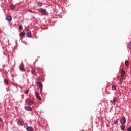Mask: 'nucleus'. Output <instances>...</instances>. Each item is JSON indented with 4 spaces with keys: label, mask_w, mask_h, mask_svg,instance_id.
<instances>
[{
    "label": "nucleus",
    "mask_w": 131,
    "mask_h": 131,
    "mask_svg": "<svg viewBox=\"0 0 131 131\" xmlns=\"http://www.w3.org/2000/svg\"><path fill=\"white\" fill-rule=\"evenodd\" d=\"M37 84H38V86L40 89V93L41 94V93H42V89L43 88L42 83L40 82H37Z\"/></svg>",
    "instance_id": "obj_1"
},
{
    "label": "nucleus",
    "mask_w": 131,
    "mask_h": 131,
    "mask_svg": "<svg viewBox=\"0 0 131 131\" xmlns=\"http://www.w3.org/2000/svg\"><path fill=\"white\" fill-rule=\"evenodd\" d=\"M40 12L43 15H47V10L43 8H41L40 10Z\"/></svg>",
    "instance_id": "obj_2"
},
{
    "label": "nucleus",
    "mask_w": 131,
    "mask_h": 131,
    "mask_svg": "<svg viewBox=\"0 0 131 131\" xmlns=\"http://www.w3.org/2000/svg\"><path fill=\"white\" fill-rule=\"evenodd\" d=\"M120 122L122 124H124L126 122V120H125V118L122 117L120 119Z\"/></svg>",
    "instance_id": "obj_3"
},
{
    "label": "nucleus",
    "mask_w": 131,
    "mask_h": 131,
    "mask_svg": "<svg viewBox=\"0 0 131 131\" xmlns=\"http://www.w3.org/2000/svg\"><path fill=\"white\" fill-rule=\"evenodd\" d=\"M24 122L23 120L20 119L18 121V125H19L20 126H22V125H23L24 124Z\"/></svg>",
    "instance_id": "obj_4"
},
{
    "label": "nucleus",
    "mask_w": 131,
    "mask_h": 131,
    "mask_svg": "<svg viewBox=\"0 0 131 131\" xmlns=\"http://www.w3.org/2000/svg\"><path fill=\"white\" fill-rule=\"evenodd\" d=\"M26 30L28 31L27 33V36H28V37H31V31H29L28 29H26Z\"/></svg>",
    "instance_id": "obj_5"
},
{
    "label": "nucleus",
    "mask_w": 131,
    "mask_h": 131,
    "mask_svg": "<svg viewBox=\"0 0 131 131\" xmlns=\"http://www.w3.org/2000/svg\"><path fill=\"white\" fill-rule=\"evenodd\" d=\"M35 95L37 99H38V100H41V97L39 96V93L35 92Z\"/></svg>",
    "instance_id": "obj_6"
},
{
    "label": "nucleus",
    "mask_w": 131,
    "mask_h": 131,
    "mask_svg": "<svg viewBox=\"0 0 131 131\" xmlns=\"http://www.w3.org/2000/svg\"><path fill=\"white\" fill-rule=\"evenodd\" d=\"M6 20H7V21H12V17L11 16H7V17H6Z\"/></svg>",
    "instance_id": "obj_7"
},
{
    "label": "nucleus",
    "mask_w": 131,
    "mask_h": 131,
    "mask_svg": "<svg viewBox=\"0 0 131 131\" xmlns=\"http://www.w3.org/2000/svg\"><path fill=\"white\" fill-rule=\"evenodd\" d=\"M25 109L27 110V111H31V110H32V108L30 106L25 107Z\"/></svg>",
    "instance_id": "obj_8"
},
{
    "label": "nucleus",
    "mask_w": 131,
    "mask_h": 131,
    "mask_svg": "<svg viewBox=\"0 0 131 131\" xmlns=\"http://www.w3.org/2000/svg\"><path fill=\"white\" fill-rule=\"evenodd\" d=\"M26 130L27 131H33V128H32V127L29 126L27 127Z\"/></svg>",
    "instance_id": "obj_9"
},
{
    "label": "nucleus",
    "mask_w": 131,
    "mask_h": 131,
    "mask_svg": "<svg viewBox=\"0 0 131 131\" xmlns=\"http://www.w3.org/2000/svg\"><path fill=\"white\" fill-rule=\"evenodd\" d=\"M28 105H30V106H31V105L33 104V101L31 100H29V101L28 102Z\"/></svg>",
    "instance_id": "obj_10"
},
{
    "label": "nucleus",
    "mask_w": 131,
    "mask_h": 131,
    "mask_svg": "<svg viewBox=\"0 0 131 131\" xmlns=\"http://www.w3.org/2000/svg\"><path fill=\"white\" fill-rule=\"evenodd\" d=\"M19 69L21 71H23L24 70V66H23V64H21L20 67H19Z\"/></svg>",
    "instance_id": "obj_11"
},
{
    "label": "nucleus",
    "mask_w": 131,
    "mask_h": 131,
    "mask_svg": "<svg viewBox=\"0 0 131 131\" xmlns=\"http://www.w3.org/2000/svg\"><path fill=\"white\" fill-rule=\"evenodd\" d=\"M112 91H116V85L113 84L112 86Z\"/></svg>",
    "instance_id": "obj_12"
},
{
    "label": "nucleus",
    "mask_w": 131,
    "mask_h": 131,
    "mask_svg": "<svg viewBox=\"0 0 131 131\" xmlns=\"http://www.w3.org/2000/svg\"><path fill=\"white\" fill-rule=\"evenodd\" d=\"M121 129L122 130H124L125 129V125H122V126H121Z\"/></svg>",
    "instance_id": "obj_13"
},
{
    "label": "nucleus",
    "mask_w": 131,
    "mask_h": 131,
    "mask_svg": "<svg viewBox=\"0 0 131 131\" xmlns=\"http://www.w3.org/2000/svg\"><path fill=\"white\" fill-rule=\"evenodd\" d=\"M37 5L38 7H41V6H42V3L41 2H38Z\"/></svg>",
    "instance_id": "obj_14"
},
{
    "label": "nucleus",
    "mask_w": 131,
    "mask_h": 131,
    "mask_svg": "<svg viewBox=\"0 0 131 131\" xmlns=\"http://www.w3.org/2000/svg\"><path fill=\"white\" fill-rule=\"evenodd\" d=\"M116 100H117L116 97H114L113 98V103H114V105H115V103H116Z\"/></svg>",
    "instance_id": "obj_15"
},
{
    "label": "nucleus",
    "mask_w": 131,
    "mask_h": 131,
    "mask_svg": "<svg viewBox=\"0 0 131 131\" xmlns=\"http://www.w3.org/2000/svg\"><path fill=\"white\" fill-rule=\"evenodd\" d=\"M121 74L124 75L125 74V71L124 70H122L120 72Z\"/></svg>",
    "instance_id": "obj_16"
},
{
    "label": "nucleus",
    "mask_w": 131,
    "mask_h": 131,
    "mask_svg": "<svg viewBox=\"0 0 131 131\" xmlns=\"http://www.w3.org/2000/svg\"><path fill=\"white\" fill-rule=\"evenodd\" d=\"M10 9H11V10H14V9H15V5H11L10 6Z\"/></svg>",
    "instance_id": "obj_17"
},
{
    "label": "nucleus",
    "mask_w": 131,
    "mask_h": 131,
    "mask_svg": "<svg viewBox=\"0 0 131 131\" xmlns=\"http://www.w3.org/2000/svg\"><path fill=\"white\" fill-rule=\"evenodd\" d=\"M25 35V33L24 32H21L20 34V36H21L22 37H23V36H24Z\"/></svg>",
    "instance_id": "obj_18"
},
{
    "label": "nucleus",
    "mask_w": 131,
    "mask_h": 131,
    "mask_svg": "<svg viewBox=\"0 0 131 131\" xmlns=\"http://www.w3.org/2000/svg\"><path fill=\"white\" fill-rule=\"evenodd\" d=\"M125 66H128L129 65L128 61L126 60L125 62Z\"/></svg>",
    "instance_id": "obj_19"
},
{
    "label": "nucleus",
    "mask_w": 131,
    "mask_h": 131,
    "mask_svg": "<svg viewBox=\"0 0 131 131\" xmlns=\"http://www.w3.org/2000/svg\"><path fill=\"white\" fill-rule=\"evenodd\" d=\"M128 48H129V49H131V42H129L128 43Z\"/></svg>",
    "instance_id": "obj_20"
},
{
    "label": "nucleus",
    "mask_w": 131,
    "mask_h": 131,
    "mask_svg": "<svg viewBox=\"0 0 131 131\" xmlns=\"http://www.w3.org/2000/svg\"><path fill=\"white\" fill-rule=\"evenodd\" d=\"M19 30H22V29H23V28L22 27V25H20L19 27Z\"/></svg>",
    "instance_id": "obj_21"
},
{
    "label": "nucleus",
    "mask_w": 131,
    "mask_h": 131,
    "mask_svg": "<svg viewBox=\"0 0 131 131\" xmlns=\"http://www.w3.org/2000/svg\"><path fill=\"white\" fill-rule=\"evenodd\" d=\"M32 74L35 75V71H34V70H32Z\"/></svg>",
    "instance_id": "obj_22"
},
{
    "label": "nucleus",
    "mask_w": 131,
    "mask_h": 131,
    "mask_svg": "<svg viewBox=\"0 0 131 131\" xmlns=\"http://www.w3.org/2000/svg\"><path fill=\"white\" fill-rule=\"evenodd\" d=\"M28 93H29V90H26V91H25V94H28Z\"/></svg>",
    "instance_id": "obj_23"
},
{
    "label": "nucleus",
    "mask_w": 131,
    "mask_h": 131,
    "mask_svg": "<svg viewBox=\"0 0 131 131\" xmlns=\"http://www.w3.org/2000/svg\"><path fill=\"white\" fill-rule=\"evenodd\" d=\"M5 82L6 84H9V82L8 81V80H5Z\"/></svg>",
    "instance_id": "obj_24"
},
{
    "label": "nucleus",
    "mask_w": 131,
    "mask_h": 131,
    "mask_svg": "<svg viewBox=\"0 0 131 131\" xmlns=\"http://www.w3.org/2000/svg\"><path fill=\"white\" fill-rule=\"evenodd\" d=\"M127 130V131H131V126L129 127Z\"/></svg>",
    "instance_id": "obj_25"
},
{
    "label": "nucleus",
    "mask_w": 131,
    "mask_h": 131,
    "mask_svg": "<svg viewBox=\"0 0 131 131\" xmlns=\"http://www.w3.org/2000/svg\"><path fill=\"white\" fill-rule=\"evenodd\" d=\"M121 78H123V77H124V75L122 74V75L120 76Z\"/></svg>",
    "instance_id": "obj_26"
},
{
    "label": "nucleus",
    "mask_w": 131,
    "mask_h": 131,
    "mask_svg": "<svg viewBox=\"0 0 131 131\" xmlns=\"http://www.w3.org/2000/svg\"><path fill=\"white\" fill-rule=\"evenodd\" d=\"M118 123V121H115V124H117Z\"/></svg>",
    "instance_id": "obj_27"
},
{
    "label": "nucleus",
    "mask_w": 131,
    "mask_h": 131,
    "mask_svg": "<svg viewBox=\"0 0 131 131\" xmlns=\"http://www.w3.org/2000/svg\"><path fill=\"white\" fill-rule=\"evenodd\" d=\"M3 121V120H2V118H0V122H2Z\"/></svg>",
    "instance_id": "obj_28"
},
{
    "label": "nucleus",
    "mask_w": 131,
    "mask_h": 131,
    "mask_svg": "<svg viewBox=\"0 0 131 131\" xmlns=\"http://www.w3.org/2000/svg\"><path fill=\"white\" fill-rule=\"evenodd\" d=\"M29 12H30L31 13H33V12H32V11L31 10H29Z\"/></svg>",
    "instance_id": "obj_29"
}]
</instances>
